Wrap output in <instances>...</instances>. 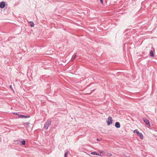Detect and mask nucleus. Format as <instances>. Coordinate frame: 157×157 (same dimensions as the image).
<instances>
[{
    "instance_id": "nucleus-9",
    "label": "nucleus",
    "mask_w": 157,
    "mask_h": 157,
    "mask_svg": "<svg viewBox=\"0 0 157 157\" xmlns=\"http://www.w3.org/2000/svg\"><path fill=\"white\" fill-rule=\"evenodd\" d=\"M90 154H92V155H100V156L101 155H99V154L97 153H96L95 152H91L90 153Z\"/></svg>"
},
{
    "instance_id": "nucleus-8",
    "label": "nucleus",
    "mask_w": 157,
    "mask_h": 157,
    "mask_svg": "<svg viewBox=\"0 0 157 157\" xmlns=\"http://www.w3.org/2000/svg\"><path fill=\"white\" fill-rule=\"evenodd\" d=\"M20 144L21 145H24L25 144V142L24 140H23L20 142Z\"/></svg>"
},
{
    "instance_id": "nucleus-1",
    "label": "nucleus",
    "mask_w": 157,
    "mask_h": 157,
    "mask_svg": "<svg viewBox=\"0 0 157 157\" xmlns=\"http://www.w3.org/2000/svg\"><path fill=\"white\" fill-rule=\"evenodd\" d=\"M134 133H136L137 134H138L140 137V138L141 139H143V136L142 135L141 133L137 129H136L133 131Z\"/></svg>"
},
{
    "instance_id": "nucleus-10",
    "label": "nucleus",
    "mask_w": 157,
    "mask_h": 157,
    "mask_svg": "<svg viewBox=\"0 0 157 157\" xmlns=\"http://www.w3.org/2000/svg\"><path fill=\"white\" fill-rule=\"evenodd\" d=\"M29 23L31 27H34V24L33 22L29 21Z\"/></svg>"
},
{
    "instance_id": "nucleus-6",
    "label": "nucleus",
    "mask_w": 157,
    "mask_h": 157,
    "mask_svg": "<svg viewBox=\"0 0 157 157\" xmlns=\"http://www.w3.org/2000/svg\"><path fill=\"white\" fill-rule=\"evenodd\" d=\"M120 124L119 122H116L115 124V126L117 128H119L120 127Z\"/></svg>"
},
{
    "instance_id": "nucleus-7",
    "label": "nucleus",
    "mask_w": 157,
    "mask_h": 157,
    "mask_svg": "<svg viewBox=\"0 0 157 157\" xmlns=\"http://www.w3.org/2000/svg\"><path fill=\"white\" fill-rule=\"evenodd\" d=\"M20 117H21V118H28L30 117V116H25L21 115H20Z\"/></svg>"
},
{
    "instance_id": "nucleus-13",
    "label": "nucleus",
    "mask_w": 157,
    "mask_h": 157,
    "mask_svg": "<svg viewBox=\"0 0 157 157\" xmlns=\"http://www.w3.org/2000/svg\"><path fill=\"white\" fill-rule=\"evenodd\" d=\"M68 151H67L65 153L64 156L65 157H67V155H68Z\"/></svg>"
},
{
    "instance_id": "nucleus-2",
    "label": "nucleus",
    "mask_w": 157,
    "mask_h": 157,
    "mask_svg": "<svg viewBox=\"0 0 157 157\" xmlns=\"http://www.w3.org/2000/svg\"><path fill=\"white\" fill-rule=\"evenodd\" d=\"M113 119L111 117H108V120L107 121V125H109L112 124L113 123Z\"/></svg>"
},
{
    "instance_id": "nucleus-14",
    "label": "nucleus",
    "mask_w": 157,
    "mask_h": 157,
    "mask_svg": "<svg viewBox=\"0 0 157 157\" xmlns=\"http://www.w3.org/2000/svg\"><path fill=\"white\" fill-rule=\"evenodd\" d=\"M76 54H75L73 56V59H74L75 58V57H76Z\"/></svg>"
},
{
    "instance_id": "nucleus-15",
    "label": "nucleus",
    "mask_w": 157,
    "mask_h": 157,
    "mask_svg": "<svg viewBox=\"0 0 157 157\" xmlns=\"http://www.w3.org/2000/svg\"><path fill=\"white\" fill-rule=\"evenodd\" d=\"M101 4H103V0H100Z\"/></svg>"
},
{
    "instance_id": "nucleus-12",
    "label": "nucleus",
    "mask_w": 157,
    "mask_h": 157,
    "mask_svg": "<svg viewBox=\"0 0 157 157\" xmlns=\"http://www.w3.org/2000/svg\"><path fill=\"white\" fill-rule=\"evenodd\" d=\"M112 155L110 153L108 152L107 153V156L109 157L111 156Z\"/></svg>"
},
{
    "instance_id": "nucleus-11",
    "label": "nucleus",
    "mask_w": 157,
    "mask_h": 157,
    "mask_svg": "<svg viewBox=\"0 0 157 157\" xmlns=\"http://www.w3.org/2000/svg\"><path fill=\"white\" fill-rule=\"evenodd\" d=\"M150 56L152 57L154 56V54L153 52L151 50L150 51Z\"/></svg>"
},
{
    "instance_id": "nucleus-5",
    "label": "nucleus",
    "mask_w": 157,
    "mask_h": 157,
    "mask_svg": "<svg viewBox=\"0 0 157 157\" xmlns=\"http://www.w3.org/2000/svg\"><path fill=\"white\" fill-rule=\"evenodd\" d=\"M5 6V3L4 2H1L0 3V7L1 8H3Z\"/></svg>"
},
{
    "instance_id": "nucleus-3",
    "label": "nucleus",
    "mask_w": 157,
    "mask_h": 157,
    "mask_svg": "<svg viewBox=\"0 0 157 157\" xmlns=\"http://www.w3.org/2000/svg\"><path fill=\"white\" fill-rule=\"evenodd\" d=\"M143 120L144 122L146 124L148 125L149 126H150L149 122L148 120L146 119H144Z\"/></svg>"
},
{
    "instance_id": "nucleus-4",
    "label": "nucleus",
    "mask_w": 157,
    "mask_h": 157,
    "mask_svg": "<svg viewBox=\"0 0 157 157\" xmlns=\"http://www.w3.org/2000/svg\"><path fill=\"white\" fill-rule=\"evenodd\" d=\"M50 124V122H48L45 125L44 128L45 129L47 130L48 128L49 125Z\"/></svg>"
},
{
    "instance_id": "nucleus-16",
    "label": "nucleus",
    "mask_w": 157,
    "mask_h": 157,
    "mask_svg": "<svg viewBox=\"0 0 157 157\" xmlns=\"http://www.w3.org/2000/svg\"><path fill=\"white\" fill-rule=\"evenodd\" d=\"M13 114H15V115H17V113H14Z\"/></svg>"
}]
</instances>
